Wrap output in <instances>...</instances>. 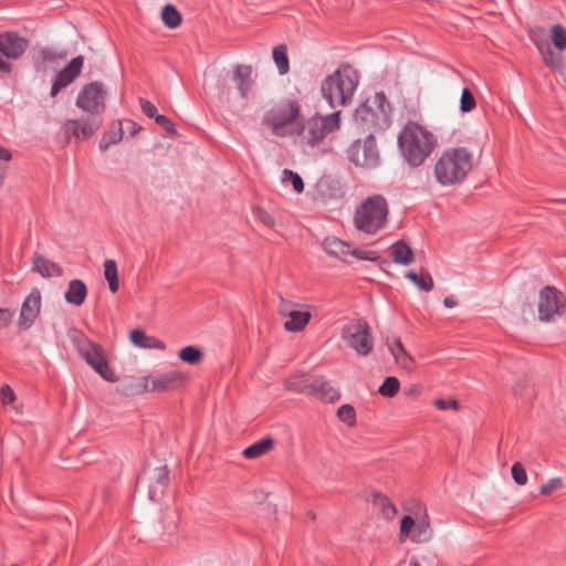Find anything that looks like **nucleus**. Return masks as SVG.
<instances>
[{"mask_svg":"<svg viewBox=\"0 0 566 566\" xmlns=\"http://www.w3.org/2000/svg\"><path fill=\"white\" fill-rule=\"evenodd\" d=\"M398 145L409 166L419 167L433 151L437 139L427 127L410 120L400 130Z\"/></svg>","mask_w":566,"mask_h":566,"instance_id":"nucleus-1","label":"nucleus"},{"mask_svg":"<svg viewBox=\"0 0 566 566\" xmlns=\"http://www.w3.org/2000/svg\"><path fill=\"white\" fill-rule=\"evenodd\" d=\"M474 165L473 153L463 146L444 149L434 164V178L441 186L462 182Z\"/></svg>","mask_w":566,"mask_h":566,"instance_id":"nucleus-2","label":"nucleus"},{"mask_svg":"<svg viewBox=\"0 0 566 566\" xmlns=\"http://www.w3.org/2000/svg\"><path fill=\"white\" fill-rule=\"evenodd\" d=\"M340 127V112L326 116L315 115L305 120L300 127L296 125L297 144L304 150L321 149L325 146L328 135Z\"/></svg>","mask_w":566,"mask_h":566,"instance_id":"nucleus-3","label":"nucleus"},{"mask_svg":"<svg viewBox=\"0 0 566 566\" xmlns=\"http://www.w3.org/2000/svg\"><path fill=\"white\" fill-rule=\"evenodd\" d=\"M388 216L387 199L381 195H373L356 207L353 223L358 231L367 235H375L387 226Z\"/></svg>","mask_w":566,"mask_h":566,"instance_id":"nucleus-4","label":"nucleus"},{"mask_svg":"<svg viewBox=\"0 0 566 566\" xmlns=\"http://www.w3.org/2000/svg\"><path fill=\"white\" fill-rule=\"evenodd\" d=\"M69 337L80 356L105 380L114 382L116 377L109 368L104 348L88 339L83 332L76 328L69 331Z\"/></svg>","mask_w":566,"mask_h":566,"instance_id":"nucleus-5","label":"nucleus"},{"mask_svg":"<svg viewBox=\"0 0 566 566\" xmlns=\"http://www.w3.org/2000/svg\"><path fill=\"white\" fill-rule=\"evenodd\" d=\"M300 116V104L293 99H283L265 113L263 124L269 126L275 136H293L296 130L294 126Z\"/></svg>","mask_w":566,"mask_h":566,"instance_id":"nucleus-6","label":"nucleus"},{"mask_svg":"<svg viewBox=\"0 0 566 566\" xmlns=\"http://www.w3.org/2000/svg\"><path fill=\"white\" fill-rule=\"evenodd\" d=\"M391 107L382 92L368 97L354 114V119L361 128L384 129L390 123Z\"/></svg>","mask_w":566,"mask_h":566,"instance_id":"nucleus-7","label":"nucleus"},{"mask_svg":"<svg viewBox=\"0 0 566 566\" xmlns=\"http://www.w3.org/2000/svg\"><path fill=\"white\" fill-rule=\"evenodd\" d=\"M357 86V77L353 71L336 70L322 83V95L329 106L335 108L344 106L354 95Z\"/></svg>","mask_w":566,"mask_h":566,"instance_id":"nucleus-8","label":"nucleus"},{"mask_svg":"<svg viewBox=\"0 0 566 566\" xmlns=\"http://www.w3.org/2000/svg\"><path fill=\"white\" fill-rule=\"evenodd\" d=\"M187 380L185 374L178 370H169L132 379L130 384L125 388L128 395H138L147 391H170L181 387Z\"/></svg>","mask_w":566,"mask_h":566,"instance_id":"nucleus-9","label":"nucleus"},{"mask_svg":"<svg viewBox=\"0 0 566 566\" xmlns=\"http://www.w3.org/2000/svg\"><path fill=\"white\" fill-rule=\"evenodd\" d=\"M348 159L356 166L375 168L380 163L376 139L370 133L365 139H357L347 150Z\"/></svg>","mask_w":566,"mask_h":566,"instance_id":"nucleus-10","label":"nucleus"},{"mask_svg":"<svg viewBox=\"0 0 566 566\" xmlns=\"http://www.w3.org/2000/svg\"><path fill=\"white\" fill-rule=\"evenodd\" d=\"M346 344L358 355L367 356L374 347L369 325L360 319L352 321L343 329Z\"/></svg>","mask_w":566,"mask_h":566,"instance_id":"nucleus-11","label":"nucleus"},{"mask_svg":"<svg viewBox=\"0 0 566 566\" xmlns=\"http://www.w3.org/2000/svg\"><path fill=\"white\" fill-rule=\"evenodd\" d=\"M106 92L103 84L99 82H92L86 84L78 93L76 98V106L90 116L101 117L105 109Z\"/></svg>","mask_w":566,"mask_h":566,"instance_id":"nucleus-12","label":"nucleus"},{"mask_svg":"<svg viewBox=\"0 0 566 566\" xmlns=\"http://www.w3.org/2000/svg\"><path fill=\"white\" fill-rule=\"evenodd\" d=\"M304 305L294 303L279 296L277 313L285 317L283 326L286 332L297 333L303 331L310 323L312 314L308 311L301 310Z\"/></svg>","mask_w":566,"mask_h":566,"instance_id":"nucleus-13","label":"nucleus"},{"mask_svg":"<svg viewBox=\"0 0 566 566\" xmlns=\"http://www.w3.org/2000/svg\"><path fill=\"white\" fill-rule=\"evenodd\" d=\"M323 249L327 254L344 262H347L349 256H353L357 260L368 261H376L378 259L376 252L353 248L350 243L343 241L337 237L325 238L323 241Z\"/></svg>","mask_w":566,"mask_h":566,"instance_id":"nucleus-14","label":"nucleus"},{"mask_svg":"<svg viewBox=\"0 0 566 566\" xmlns=\"http://www.w3.org/2000/svg\"><path fill=\"white\" fill-rule=\"evenodd\" d=\"M410 539L416 544L428 543L432 538V528L428 516L424 515L418 522L410 515H406L400 521L399 541Z\"/></svg>","mask_w":566,"mask_h":566,"instance_id":"nucleus-15","label":"nucleus"},{"mask_svg":"<svg viewBox=\"0 0 566 566\" xmlns=\"http://www.w3.org/2000/svg\"><path fill=\"white\" fill-rule=\"evenodd\" d=\"M147 488L148 499L153 502L160 501L169 484V472L166 465L148 468L139 481Z\"/></svg>","mask_w":566,"mask_h":566,"instance_id":"nucleus-16","label":"nucleus"},{"mask_svg":"<svg viewBox=\"0 0 566 566\" xmlns=\"http://www.w3.org/2000/svg\"><path fill=\"white\" fill-rule=\"evenodd\" d=\"M102 126V117L87 115L81 119H67L62 125V133L67 142L72 138L76 140L88 139Z\"/></svg>","mask_w":566,"mask_h":566,"instance_id":"nucleus-17","label":"nucleus"},{"mask_svg":"<svg viewBox=\"0 0 566 566\" xmlns=\"http://www.w3.org/2000/svg\"><path fill=\"white\" fill-rule=\"evenodd\" d=\"M565 306L563 294L553 286L544 287L539 293L538 317L541 321H552L562 314Z\"/></svg>","mask_w":566,"mask_h":566,"instance_id":"nucleus-18","label":"nucleus"},{"mask_svg":"<svg viewBox=\"0 0 566 566\" xmlns=\"http://www.w3.org/2000/svg\"><path fill=\"white\" fill-rule=\"evenodd\" d=\"M42 304L41 292L38 287L31 290L30 294L24 298L20 315H19V326L22 329H29L36 317L40 314Z\"/></svg>","mask_w":566,"mask_h":566,"instance_id":"nucleus-19","label":"nucleus"},{"mask_svg":"<svg viewBox=\"0 0 566 566\" xmlns=\"http://www.w3.org/2000/svg\"><path fill=\"white\" fill-rule=\"evenodd\" d=\"M84 57L82 55L75 56L70 63L61 70L52 84L51 96L54 97L70 85L80 74L83 69Z\"/></svg>","mask_w":566,"mask_h":566,"instance_id":"nucleus-20","label":"nucleus"},{"mask_svg":"<svg viewBox=\"0 0 566 566\" xmlns=\"http://www.w3.org/2000/svg\"><path fill=\"white\" fill-rule=\"evenodd\" d=\"M29 41L15 32L0 34V52L8 59L17 60L23 55Z\"/></svg>","mask_w":566,"mask_h":566,"instance_id":"nucleus-21","label":"nucleus"},{"mask_svg":"<svg viewBox=\"0 0 566 566\" xmlns=\"http://www.w3.org/2000/svg\"><path fill=\"white\" fill-rule=\"evenodd\" d=\"M252 66L245 64H237L233 69L232 80L242 98H248L252 92L254 81L252 78Z\"/></svg>","mask_w":566,"mask_h":566,"instance_id":"nucleus-22","label":"nucleus"},{"mask_svg":"<svg viewBox=\"0 0 566 566\" xmlns=\"http://www.w3.org/2000/svg\"><path fill=\"white\" fill-rule=\"evenodd\" d=\"M310 395H314L326 402H334L339 398L340 394L328 380L324 377H318L311 381Z\"/></svg>","mask_w":566,"mask_h":566,"instance_id":"nucleus-23","label":"nucleus"},{"mask_svg":"<svg viewBox=\"0 0 566 566\" xmlns=\"http://www.w3.org/2000/svg\"><path fill=\"white\" fill-rule=\"evenodd\" d=\"M388 349L394 356L395 363L402 369L411 371L415 368L413 358L406 352L399 338H394L388 343Z\"/></svg>","mask_w":566,"mask_h":566,"instance_id":"nucleus-24","label":"nucleus"},{"mask_svg":"<svg viewBox=\"0 0 566 566\" xmlns=\"http://www.w3.org/2000/svg\"><path fill=\"white\" fill-rule=\"evenodd\" d=\"M32 270L38 272L43 277H54L62 275V269L59 264L36 253L33 256Z\"/></svg>","mask_w":566,"mask_h":566,"instance_id":"nucleus-25","label":"nucleus"},{"mask_svg":"<svg viewBox=\"0 0 566 566\" xmlns=\"http://www.w3.org/2000/svg\"><path fill=\"white\" fill-rule=\"evenodd\" d=\"M87 296V287L82 280H71L64 298L69 304L81 306Z\"/></svg>","mask_w":566,"mask_h":566,"instance_id":"nucleus-26","label":"nucleus"},{"mask_svg":"<svg viewBox=\"0 0 566 566\" xmlns=\"http://www.w3.org/2000/svg\"><path fill=\"white\" fill-rule=\"evenodd\" d=\"M129 338L134 345L142 347V348H157V349L165 348V345L161 340H159L153 336H148L139 329L132 331Z\"/></svg>","mask_w":566,"mask_h":566,"instance_id":"nucleus-27","label":"nucleus"},{"mask_svg":"<svg viewBox=\"0 0 566 566\" xmlns=\"http://www.w3.org/2000/svg\"><path fill=\"white\" fill-rule=\"evenodd\" d=\"M543 62L552 70H563L564 59L560 53H556L549 45H537Z\"/></svg>","mask_w":566,"mask_h":566,"instance_id":"nucleus-28","label":"nucleus"},{"mask_svg":"<svg viewBox=\"0 0 566 566\" xmlns=\"http://www.w3.org/2000/svg\"><path fill=\"white\" fill-rule=\"evenodd\" d=\"M391 255L396 263L402 265L411 264L415 259L411 248L402 241H398L395 244H392Z\"/></svg>","mask_w":566,"mask_h":566,"instance_id":"nucleus-29","label":"nucleus"},{"mask_svg":"<svg viewBox=\"0 0 566 566\" xmlns=\"http://www.w3.org/2000/svg\"><path fill=\"white\" fill-rule=\"evenodd\" d=\"M311 381L303 375H295L284 380V388L289 391L310 395Z\"/></svg>","mask_w":566,"mask_h":566,"instance_id":"nucleus-30","label":"nucleus"},{"mask_svg":"<svg viewBox=\"0 0 566 566\" xmlns=\"http://www.w3.org/2000/svg\"><path fill=\"white\" fill-rule=\"evenodd\" d=\"M273 444L274 441L271 438H265L245 448L242 454L247 459H255L269 452Z\"/></svg>","mask_w":566,"mask_h":566,"instance_id":"nucleus-31","label":"nucleus"},{"mask_svg":"<svg viewBox=\"0 0 566 566\" xmlns=\"http://www.w3.org/2000/svg\"><path fill=\"white\" fill-rule=\"evenodd\" d=\"M273 60L281 75H284L290 70V63L287 57V48L284 44H280L273 48Z\"/></svg>","mask_w":566,"mask_h":566,"instance_id":"nucleus-32","label":"nucleus"},{"mask_svg":"<svg viewBox=\"0 0 566 566\" xmlns=\"http://www.w3.org/2000/svg\"><path fill=\"white\" fill-rule=\"evenodd\" d=\"M104 276L108 283L112 293H116L119 289L117 263L114 260L104 262Z\"/></svg>","mask_w":566,"mask_h":566,"instance_id":"nucleus-33","label":"nucleus"},{"mask_svg":"<svg viewBox=\"0 0 566 566\" xmlns=\"http://www.w3.org/2000/svg\"><path fill=\"white\" fill-rule=\"evenodd\" d=\"M407 279L410 280L419 290L429 292L433 289V280L429 272L421 271L420 274L413 271H408L406 274Z\"/></svg>","mask_w":566,"mask_h":566,"instance_id":"nucleus-34","label":"nucleus"},{"mask_svg":"<svg viewBox=\"0 0 566 566\" xmlns=\"http://www.w3.org/2000/svg\"><path fill=\"white\" fill-rule=\"evenodd\" d=\"M160 15H161V20L165 23V25L170 29H175V28L179 27L181 23L180 13L171 4H166L161 10Z\"/></svg>","mask_w":566,"mask_h":566,"instance_id":"nucleus-35","label":"nucleus"},{"mask_svg":"<svg viewBox=\"0 0 566 566\" xmlns=\"http://www.w3.org/2000/svg\"><path fill=\"white\" fill-rule=\"evenodd\" d=\"M123 138V127L122 123H118V127L116 129L108 130L99 142L101 151H105L108 149L111 145L118 144Z\"/></svg>","mask_w":566,"mask_h":566,"instance_id":"nucleus-36","label":"nucleus"},{"mask_svg":"<svg viewBox=\"0 0 566 566\" xmlns=\"http://www.w3.org/2000/svg\"><path fill=\"white\" fill-rule=\"evenodd\" d=\"M553 45L559 50H566V29L562 24H554L549 30Z\"/></svg>","mask_w":566,"mask_h":566,"instance_id":"nucleus-37","label":"nucleus"},{"mask_svg":"<svg viewBox=\"0 0 566 566\" xmlns=\"http://www.w3.org/2000/svg\"><path fill=\"white\" fill-rule=\"evenodd\" d=\"M178 356L185 363L197 365L202 360L203 354L196 346H186L182 349H180Z\"/></svg>","mask_w":566,"mask_h":566,"instance_id":"nucleus-38","label":"nucleus"},{"mask_svg":"<svg viewBox=\"0 0 566 566\" xmlns=\"http://www.w3.org/2000/svg\"><path fill=\"white\" fill-rule=\"evenodd\" d=\"M282 182L283 184L291 182L293 189L297 193H301L304 190L303 179L301 178V176L297 172H294L291 169H284L282 171Z\"/></svg>","mask_w":566,"mask_h":566,"instance_id":"nucleus-39","label":"nucleus"},{"mask_svg":"<svg viewBox=\"0 0 566 566\" xmlns=\"http://www.w3.org/2000/svg\"><path fill=\"white\" fill-rule=\"evenodd\" d=\"M400 382L396 377H387L378 391L381 396L391 398L399 391Z\"/></svg>","mask_w":566,"mask_h":566,"instance_id":"nucleus-40","label":"nucleus"},{"mask_svg":"<svg viewBox=\"0 0 566 566\" xmlns=\"http://www.w3.org/2000/svg\"><path fill=\"white\" fill-rule=\"evenodd\" d=\"M476 106L475 97L469 88H463L460 98V111L462 113H469Z\"/></svg>","mask_w":566,"mask_h":566,"instance_id":"nucleus-41","label":"nucleus"},{"mask_svg":"<svg viewBox=\"0 0 566 566\" xmlns=\"http://www.w3.org/2000/svg\"><path fill=\"white\" fill-rule=\"evenodd\" d=\"M376 503L380 507L381 513L386 518H392L397 514L396 506L387 496H377Z\"/></svg>","mask_w":566,"mask_h":566,"instance_id":"nucleus-42","label":"nucleus"},{"mask_svg":"<svg viewBox=\"0 0 566 566\" xmlns=\"http://www.w3.org/2000/svg\"><path fill=\"white\" fill-rule=\"evenodd\" d=\"M337 417L343 422L353 426L356 420L355 409L350 405H343L337 410Z\"/></svg>","mask_w":566,"mask_h":566,"instance_id":"nucleus-43","label":"nucleus"},{"mask_svg":"<svg viewBox=\"0 0 566 566\" xmlns=\"http://www.w3.org/2000/svg\"><path fill=\"white\" fill-rule=\"evenodd\" d=\"M511 474H512V478H513L514 482L517 485L522 486V485H525L527 483V473H526V470H525V468L523 467V464L521 462H515L512 465Z\"/></svg>","mask_w":566,"mask_h":566,"instance_id":"nucleus-44","label":"nucleus"},{"mask_svg":"<svg viewBox=\"0 0 566 566\" xmlns=\"http://www.w3.org/2000/svg\"><path fill=\"white\" fill-rule=\"evenodd\" d=\"M564 485L563 480L560 478H553L548 480L545 484H542L539 491L543 495H548L556 490L562 489Z\"/></svg>","mask_w":566,"mask_h":566,"instance_id":"nucleus-45","label":"nucleus"},{"mask_svg":"<svg viewBox=\"0 0 566 566\" xmlns=\"http://www.w3.org/2000/svg\"><path fill=\"white\" fill-rule=\"evenodd\" d=\"M254 214H255V218L261 222L263 223L264 226L269 227V228H272L274 227L275 224V220L274 218L268 212L265 211L264 209L262 208H256L254 210Z\"/></svg>","mask_w":566,"mask_h":566,"instance_id":"nucleus-46","label":"nucleus"},{"mask_svg":"<svg viewBox=\"0 0 566 566\" xmlns=\"http://www.w3.org/2000/svg\"><path fill=\"white\" fill-rule=\"evenodd\" d=\"M140 108L143 113L148 116L149 118H156L159 114H157V107L149 102L148 99L140 98L139 99Z\"/></svg>","mask_w":566,"mask_h":566,"instance_id":"nucleus-47","label":"nucleus"},{"mask_svg":"<svg viewBox=\"0 0 566 566\" xmlns=\"http://www.w3.org/2000/svg\"><path fill=\"white\" fill-rule=\"evenodd\" d=\"M155 122L161 126L167 133H170V134H175L176 133V129H175V125L172 124V122L166 117L165 115H158L156 116L155 118Z\"/></svg>","mask_w":566,"mask_h":566,"instance_id":"nucleus-48","label":"nucleus"},{"mask_svg":"<svg viewBox=\"0 0 566 566\" xmlns=\"http://www.w3.org/2000/svg\"><path fill=\"white\" fill-rule=\"evenodd\" d=\"M0 398L2 403L9 405L15 399V395L10 386L6 385L1 388Z\"/></svg>","mask_w":566,"mask_h":566,"instance_id":"nucleus-49","label":"nucleus"},{"mask_svg":"<svg viewBox=\"0 0 566 566\" xmlns=\"http://www.w3.org/2000/svg\"><path fill=\"white\" fill-rule=\"evenodd\" d=\"M434 405L440 410H446L449 408L457 410L459 408V402L455 399H451V400L437 399L434 401Z\"/></svg>","mask_w":566,"mask_h":566,"instance_id":"nucleus-50","label":"nucleus"},{"mask_svg":"<svg viewBox=\"0 0 566 566\" xmlns=\"http://www.w3.org/2000/svg\"><path fill=\"white\" fill-rule=\"evenodd\" d=\"M11 158H12L11 153L0 145V160L8 163L11 160Z\"/></svg>","mask_w":566,"mask_h":566,"instance_id":"nucleus-51","label":"nucleus"},{"mask_svg":"<svg viewBox=\"0 0 566 566\" xmlns=\"http://www.w3.org/2000/svg\"><path fill=\"white\" fill-rule=\"evenodd\" d=\"M12 69V65L11 63L7 62L6 60H3L1 56H0V71L1 72H6V73H9Z\"/></svg>","mask_w":566,"mask_h":566,"instance_id":"nucleus-52","label":"nucleus"},{"mask_svg":"<svg viewBox=\"0 0 566 566\" xmlns=\"http://www.w3.org/2000/svg\"><path fill=\"white\" fill-rule=\"evenodd\" d=\"M443 304L446 307L452 308V307L457 306L458 302L453 296H447L443 301Z\"/></svg>","mask_w":566,"mask_h":566,"instance_id":"nucleus-53","label":"nucleus"},{"mask_svg":"<svg viewBox=\"0 0 566 566\" xmlns=\"http://www.w3.org/2000/svg\"><path fill=\"white\" fill-rule=\"evenodd\" d=\"M3 316V325H8L11 314L8 310L0 308V317Z\"/></svg>","mask_w":566,"mask_h":566,"instance_id":"nucleus-54","label":"nucleus"},{"mask_svg":"<svg viewBox=\"0 0 566 566\" xmlns=\"http://www.w3.org/2000/svg\"><path fill=\"white\" fill-rule=\"evenodd\" d=\"M407 395L417 397L420 394V388L417 385H412L407 391Z\"/></svg>","mask_w":566,"mask_h":566,"instance_id":"nucleus-55","label":"nucleus"},{"mask_svg":"<svg viewBox=\"0 0 566 566\" xmlns=\"http://www.w3.org/2000/svg\"><path fill=\"white\" fill-rule=\"evenodd\" d=\"M126 125L129 126L132 134H135L140 128L136 123L130 122V120H127Z\"/></svg>","mask_w":566,"mask_h":566,"instance_id":"nucleus-56","label":"nucleus"},{"mask_svg":"<svg viewBox=\"0 0 566 566\" xmlns=\"http://www.w3.org/2000/svg\"><path fill=\"white\" fill-rule=\"evenodd\" d=\"M6 170H7V166L0 164V186L2 185V181L4 179Z\"/></svg>","mask_w":566,"mask_h":566,"instance_id":"nucleus-57","label":"nucleus"},{"mask_svg":"<svg viewBox=\"0 0 566 566\" xmlns=\"http://www.w3.org/2000/svg\"><path fill=\"white\" fill-rule=\"evenodd\" d=\"M410 566H421V564L417 559H411L410 560Z\"/></svg>","mask_w":566,"mask_h":566,"instance_id":"nucleus-58","label":"nucleus"},{"mask_svg":"<svg viewBox=\"0 0 566 566\" xmlns=\"http://www.w3.org/2000/svg\"><path fill=\"white\" fill-rule=\"evenodd\" d=\"M0 326H4V325H3V316H2V317H0Z\"/></svg>","mask_w":566,"mask_h":566,"instance_id":"nucleus-59","label":"nucleus"}]
</instances>
